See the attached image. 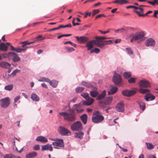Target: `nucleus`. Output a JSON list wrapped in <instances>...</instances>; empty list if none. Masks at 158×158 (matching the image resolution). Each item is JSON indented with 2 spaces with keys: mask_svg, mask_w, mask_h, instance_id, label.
I'll list each match as a JSON object with an SVG mask.
<instances>
[{
  "mask_svg": "<svg viewBox=\"0 0 158 158\" xmlns=\"http://www.w3.org/2000/svg\"><path fill=\"white\" fill-rule=\"evenodd\" d=\"M38 81L40 82H48L49 81V79L48 78H46L44 77H40Z\"/></svg>",
  "mask_w": 158,
  "mask_h": 158,
  "instance_id": "obj_34",
  "label": "nucleus"
},
{
  "mask_svg": "<svg viewBox=\"0 0 158 158\" xmlns=\"http://www.w3.org/2000/svg\"><path fill=\"white\" fill-rule=\"evenodd\" d=\"M37 155V153L36 152H30L26 156V158H33Z\"/></svg>",
  "mask_w": 158,
  "mask_h": 158,
  "instance_id": "obj_25",
  "label": "nucleus"
},
{
  "mask_svg": "<svg viewBox=\"0 0 158 158\" xmlns=\"http://www.w3.org/2000/svg\"><path fill=\"white\" fill-rule=\"evenodd\" d=\"M41 150L42 151L48 150L50 151H52L53 150L52 145L49 144L42 146Z\"/></svg>",
  "mask_w": 158,
  "mask_h": 158,
  "instance_id": "obj_19",
  "label": "nucleus"
},
{
  "mask_svg": "<svg viewBox=\"0 0 158 158\" xmlns=\"http://www.w3.org/2000/svg\"><path fill=\"white\" fill-rule=\"evenodd\" d=\"M35 140L37 141L43 143H45L48 142L47 139L45 137L42 136H38Z\"/></svg>",
  "mask_w": 158,
  "mask_h": 158,
  "instance_id": "obj_21",
  "label": "nucleus"
},
{
  "mask_svg": "<svg viewBox=\"0 0 158 158\" xmlns=\"http://www.w3.org/2000/svg\"><path fill=\"white\" fill-rule=\"evenodd\" d=\"M104 117L101 115V112L96 110L93 112L92 117V122L94 123H101L104 119Z\"/></svg>",
  "mask_w": 158,
  "mask_h": 158,
  "instance_id": "obj_2",
  "label": "nucleus"
},
{
  "mask_svg": "<svg viewBox=\"0 0 158 158\" xmlns=\"http://www.w3.org/2000/svg\"><path fill=\"white\" fill-rule=\"evenodd\" d=\"M99 37V36H96L95 37V39H96V40H95V43L97 42L98 41L99 43H103V41H104L102 39H98V37Z\"/></svg>",
  "mask_w": 158,
  "mask_h": 158,
  "instance_id": "obj_50",
  "label": "nucleus"
},
{
  "mask_svg": "<svg viewBox=\"0 0 158 158\" xmlns=\"http://www.w3.org/2000/svg\"><path fill=\"white\" fill-rule=\"evenodd\" d=\"M35 42V41H32L30 42V43H25V44H22L23 45L22 46V48H23L25 47V46L27 45H29L31 44H32L34 43Z\"/></svg>",
  "mask_w": 158,
  "mask_h": 158,
  "instance_id": "obj_59",
  "label": "nucleus"
},
{
  "mask_svg": "<svg viewBox=\"0 0 158 158\" xmlns=\"http://www.w3.org/2000/svg\"><path fill=\"white\" fill-rule=\"evenodd\" d=\"M155 98V96L150 93H148L144 96V98L147 101L153 100Z\"/></svg>",
  "mask_w": 158,
  "mask_h": 158,
  "instance_id": "obj_18",
  "label": "nucleus"
},
{
  "mask_svg": "<svg viewBox=\"0 0 158 158\" xmlns=\"http://www.w3.org/2000/svg\"><path fill=\"white\" fill-rule=\"evenodd\" d=\"M116 110L119 112H123L124 111V105L122 102H120L116 107Z\"/></svg>",
  "mask_w": 158,
  "mask_h": 158,
  "instance_id": "obj_12",
  "label": "nucleus"
},
{
  "mask_svg": "<svg viewBox=\"0 0 158 158\" xmlns=\"http://www.w3.org/2000/svg\"><path fill=\"white\" fill-rule=\"evenodd\" d=\"M80 117L83 123L86 124L87 120V115L86 114H83Z\"/></svg>",
  "mask_w": 158,
  "mask_h": 158,
  "instance_id": "obj_26",
  "label": "nucleus"
},
{
  "mask_svg": "<svg viewBox=\"0 0 158 158\" xmlns=\"http://www.w3.org/2000/svg\"><path fill=\"white\" fill-rule=\"evenodd\" d=\"M50 85L54 88H56L58 84V81L56 80H50L49 79V81L48 82Z\"/></svg>",
  "mask_w": 158,
  "mask_h": 158,
  "instance_id": "obj_24",
  "label": "nucleus"
},
{
  "mask_svg": "<svg viewBox=\"0 0 158 158\" xmlns=\"http://www.w3.org/2000/svg\"><path fill=\"white\" fill-rule=\"evenodd\" d=\"M95 44H96L98 47L102 48L104 47V44L103 43H99L98 41L94 43Z\"/></svg>",
  "mask_w": 158,
  "mask_h": 158,
  "instance_id": "obj_41",
  "label": "nucleus"
},
{
  "mask_svg": "<svg viewBox=\"0 0 158 158\" xmlns=\"http://www.w3.org/2000/svg\"><path fill=\"white\" fill-rule=\"evenodd\" d=\"M100 49L97 48H95L94 50V52L96 54L99 53L100 52Z\"/></svg>",
  "mask_w": 158,
  "mask_h": 158,
  "instance_id": "obj_63",
  "label": "nucleus"
},
{
  "mask_svg": "<svg viewBox=\"0 0 158 158\" xmlns=\"http://www.w3.org/2000/svg\"><path fill=\"white\" fill-rule=\"evenodd\" d=\"M13 155L11 154H6L4 158H12Z\"/></svg>",
  "mask_w": 158,
  "mask_h": 158,
  "instance_id": "obj_60",
  "label": "nucleus"
},
{
  "mask_svg": "<svg viewBox=\"0 0 158 158\" xmlns=\"http://www.w3.org/2000/svg\"><path fill=\"white\" fill-rule=\"evenodd\" d=\"M112 99L113 97L112 96L106 97L102 101H100L99 103L105 105H109L111 103Z\"/></svg>",
  "mask_w": 158,
  "mask_h": 158,
  "instance_id": "obj_11",
  "label": "nucleus"
},
{
  "mask_svg": "<svg viewBox=\"0 0 158 158\" xmlns=\"http://www.w3.org/2000/svg\"><path fill=\"white\" fill-rule=\"evenodd\" d=\"M146 144L147 148L149 150L152 149L154 148V146L151 143L146 142Z\"/></svg>",
  "mask_w": 158,
  "mask_h": 158,
  "instance_id": "obj_36",
  "label": "nucleus"
},
{
  "mask_svg": "<svg viewBox=\"0 0 158 158\" xmlns=\"http://www.w3.org/2000/svg\"><path fill=\"white\" fill-rule=\"evenodd\" d=\"M86 100L88 101L89 102V105H90L93 103L94 101V99L93 98H90L89 97Z\"/></svg>",
  "mask_w": 158,
  "mask_h": 158,
  "instance_id": "obj_48",
  "label": "nucleus"
},
{
  "mask_svg": "<svg viewBox=\"0 0 158 158\" xmlns=\"http://www.w3.org/2000/svg\"><path fill=\"white\" fill-rule=\"evenodd\" d=\"M98 31L100 32L101 33L103 34H105L110 32V31L109 30H108L106 31H103L101 30H98Z\"/></svg>",
  "mask_w": 158,
  "mask_h": 158,
  "instance_id": "obj_57",
  "label": "nucleus"
},
{
  "mask_svg": "<svg viewBox=\"0 0 158 158\" xmlns=\"http://www.w3.org/2000/svg\"><path fill=\"white\" fill-rule=\"evenodd\" d=\"M136 92V91L134 90H129V97L134 95Z\"/></svg>",
  "mask_w": 158,
  "mask_h": 158,
  "instance_id": "obj_45",
  "label": "nucleus"
},
{
  "mask_svg": "<svg viewBox=\"0 0 158 158\" xmlns=\"http://www.w3.org/2000/svg\"><path fill=\"white\" fill-rule=\"evenodd\" d=\"M76 38L78 41L81 43H85L88 40L87 37L84 36L80 37L77 36L76 37Z\"/></svg>",
  "mask_w": 158,
  "mask_h": 158,
  "instance_id": "obj_20",
  "label": "nucleus"
},
{
  "mask_svg": "<svg viewBox=\"0 0 158 158\" xmlns=\"http://www.w3.org/2000/svg\"><path fill=\"white\" fill-rule=\"evenodd\" d=\"M10 100L9 97H7L0 100V105L1 107L6 108L10 105Z\"/></svg>",
  "mask_w": 158,
  "mask_h": 158,
  "instance_id": "obj_5",
  "label": "nucleus"
},
{
  "mask_svg": "<svg viewBox=\"0 0 158 158\" xmlns=\"http://www.w3.org/2000/svg\"><path fill=\"white\" fill-rule=\"evenodd\" d=\"M11 66V64L6 61H2L0 62V67L6 69H9Z\"/></svg>",
  "mask_w": 158,
  "mask_h": 158,
  "instance_id": "obj_17",
  "label": "nucleus"
},
{
  "mask_svg": "<svg viewBox=\"0 0 158 158\" xmlns=\"http://www.w3.org/2000/svg\"><path fill=\"white\" fill-rule=\"evenodd\" d=\"M84 88L81 87H77L75 89L76 92L77 93H80L83 91L84 90Z\"/></svg>",
  "mask_w": 158,
  "mask_h": 158,
  "instance_id": "obj_37",
  "label": "nucleus"
},
{
  "mask_svg": "<svg viewBox=\"0 0 158 158\" xmlns=\"http://www.w3.org/2000/svg\"><path fill=\"white\" fill-rule=\"evenodd\" d=\"M71 128L73 131H80L83 129L81 123L77 121L71 126Z\"/></svg>",
  "mask_w": 158,
  "mask_h": 158,
  "instance_id": "obj_3",
  "label": "nucleus"
},
{
  "mask_svg": "<svg viewBox=\"0 0 158 158\" xmlns=\"http://www.w3.org/2000/svg\"><path fill=\"white\" fill-rule=\"evenodd\" d=\"M56 141L53 142L52 145L54 146V148L56 149H59V147H63L64 144L63 140L62 139H58L56 140Z\"/></svg>",
  "mask_w": 158,
  "mask_h": 158,
  "instance_id": "obj_8",
  "label": "nucleus"
},
{
  "mask_svg": "<svg viewBox=\"0 0 158 158\" xmlns=\"http://www.w3.org/2000/svg\"><path fill=\"white\" fill-rule=\"evenodd\" d=\"M8 47L4 43H1L0 45V50L4 52L7 51L8 50Z\"/></svg>",
  "mask_w": 158,
  "mask_h": 158,
  "instance_id": "obj_28",
  "label": "nucleus"
},
{
  "mask_svg": "<svg viewBox=\"0 0 158 158\" xmlns=\"http://www.w3.org/2000/svg\"><path fill=\"white\" fill-rule=\"evenodd\" d=\"M81 84L87 88H91V89L94 86H93L91 83L85 81H82Z\"/></svg>",
  "mask_w": 158,
  "mask_h": 158,
  "instance_id": "obj_29",
  "label": "nucleus"
},
{
  "mask_svg": "<svg viewBox=\"0 0 158 158\" xmlns=\"http://www.w3.org/2000/svg\"><path fill=\"white\" fill-rule=\"evenodd\" d=\"M134 8V9H135V10L138 9V7L133 6H128L126 7V8H127V9H129V8Z\"/></svg>",
  "mask_w": 158,
  "mask_h": 158,
  "instance_id": "obj_61",
  "label": "nucleus"
},
{
  "mask_svg": "<svg viewBox=\"0 0 158 158\" xmlns=\"http://www.w3.org/2000/svg\"><path fill=\"white\" fill-rule=\"evenodd\" d=\"M144 36V33L143 32L136 33L132 36L130 41L131 42H132L134 41H135L138 40L143 38Z\"/></svg>",
  "mask_w": 158,
  "mask_h": 158,
  "instance_id": "obj_7",
  "label": "nucleus"
},
{
  "mask_svg": "<svg viewBox=\"0 0 158 158\" xmlns=\"http://www.w3.org/2000/svg\"><path fill=\"white\" fill-rule=\"evenodd\" d=\"M135 78L133 77H131L130 79H128V82L130 83H132L135 82Z\"/></svg>",
  "mask_w": 158,
  "mask_h": 158,
  "instance_id": "obj_52",
  "label": "nucleus"
},
{
  "mask_svg": "<svg viewBox=\"0 0 158 158\" xmlns=\"http://www.w3.org/2000/svg\"><path fill=\"white\" fill-rule=\"evenodd\" d=\"M58 131L59 133L62 136H69L71 134L69 131L63 127L60 126L58 129Z\"/></svg>",
  "mask_w": 158,
  "mask_h": 158,
  "instance_id": "obj_4",
  "label": "nucleus"
},
{
  "mask_svg": "<svg viewBox=\"0 0 158 158\" xmlns=\"http://www.w3.org/2000/svg\"><path fill=\"white\" fill-rule=\"evenodd\" d=\"M31 98L32 100L35 102H38L40 100L38 96L36 94L34 93L31 94Z\"/></svg>",
  "mask_w": 158,
  "mask_h": 158,
  "instance_id": "obj_27",
  "label": "nucleus"
},
{
  "mask_svg": "<svg viewBox=\"0 0 158 158\" xmlns=\"http://www.w3.org/2000/svg\"><path fill=\"white\" fill-rule=\"evenodd\" d=\"M137 103L139 105L140 108L142 110H144L145 108V103L141 101H138L137 102Z\"/></svg>",
  "mask_w": 158,
  "mask_h": 158,
  "instance_id": "obj_31",
  "label": "nucleus"
},
{
  "mask_svg": "<svg viewBox=\"0 0 158 158\" xmlns=\"http://www.w3.org/2000/svg\"><path fill=\"white\" fill-rule=\"evenodd\" d=\"M83 135V133L81 131H79V132L75 133L74 136L75 138H78L81 139L82 138Z\"/></svg>",
  "mask_w": 158,
  "mask_h": 158,
  "instance_id": "obj_30",
  "label": "nucleus"
},
{
  "mask_svg": "<svg viewBox=\"0 0 158 158\" xmlns=\"http://www.w3.org/2000/svg\"><path fill=\"white\" fill-rule=\"evenodd\" d=\"M139 85L140 87H150V85L148 81L144 79L140 80L139 83Z\"/></svg>",
  "mask_w": 158,
  "mask_h": 158,
  "instance_id": "obj_10",
  "label": "nucleus"
},
{
  "mask_svg": "<svg viewBox=\"0 0 158 158\" xmlns=\"http://www.w3.org/2000/svg\"><path fill=\"white\" fill-rule=\"evenodd\" d=\"M13 85L10 84L7 85H6L4 89L6 90L10 91L13 89Z\"/></svg>",
  "mask_w": 158,
  "mask_h": 158,
  "instance_id": "obj_38",
  "label": "nucleus"
},
{
  "mask_svg": "<svg viewBox=\"0 0 158 158\" xmlns=\"http://www.w3.org/2000/svg\"><path fill=\"white\" fill-rule=\"evenodd\" d=\"M139 92L141 93L144 94L147 92H149L150 90L148 89H143L142 88H140L139 89Z\"/></svg>",
  "mask_w": 158,
  "mask_h": 158,
  "instance_id": "obj_35",
  "label": "nucleus"
},
{
  "mask_svg": "<svg viewBox=\"0 0 158 158\" xmlns=\"http://www.w3.org/2000/svg\"><path fill=\"white\" fill-rule=\"evenodd\" d=\"M91 89L92 90L90 92V96L93 98H96L99 94L97 91V88L95 86L92 88Z\"/></svg>",
  "mask_w": 158,
  "mask_h": 158,
  "instance_id": "obj_15",
  "label": "nucleus"
},
{
  "mask_svg": "<svg viewBox=\"0 0 158 158\" xmlns=\"http://www.w3.org/2000/svg\"><path fill=\"white\" fill-rule=\"evenodd\" d=\"M68 43H69V44H70L73 46V47H75V48H76V45L72 42L71 41H66L64 43V44H68Z\"/></svg>",
  "mask_w": 158,
  "mask_h": 158,
  "instance_id": "obj_51",
  "label": "nucleus"
},
{
  "mask_svg": "<svg viewBox=\"0 0 158 158\" xmlns=\"http://www.w3.org/2000/svg\"><path fill=\"white\" fill-rule=\"evenodd\" d=\"M106 95V90H103L102 92L100 94H98L96 98V99L97 101H100L102 100H103Z\"/></svg>",
  "mask_w": 158,
  "mask_h": 158,
  "instance_id": "obj_16",
  "label": "nucleus"
},
{
  "mask_svg": "<svg viewBox=\"0 0 158 158\" xmlns=\"http://www.w3.org/2000/svg\"><path fill=\"white\" fill-rule=\"evenodd\" d=\"M11 53V52H9L7 53H3L1 55L2 56V57L4 58H8L9 60L10 58V53Z\"/></svg>",
  "mask_w": 158,
  "mask_h": 158,
  "instance_id": "obj_39",
  "label": "nucleus"
},
{
  "mask_svg": "<svg viewBox=\"0 0 158 158\" xmlns=\"http://www.w3.org/2000/svg\"><path fill=\"white\" fill-rule=\"evenodd\" d=\"M83 104L84 105L86 106H90V105H89V102H88V101L87 100L86 101H84L83 102Z\"/></svg>",
  "mask_w": 158,
  "mask_h": 158,
  "instance_id": "obj_64",
  "label": "nucleus"
},
{
  "mask_svg": "<svg viewBox=\"0 0 158 158\" xmlns=\"http://www.w3.org/2000/svg\"><path fill=\"white\" fill-rule=\"evenodd\" d=\"M10 50L12 51H15L17 53H19L25 51L26 50V48H22L19 47L15 48L12 45H10Z\"/></svg>",
  "mask_w": 158,
  "mask_h": 158,
  "instance_id": "obj_14",
  "label": "nucleus"
},
{
  "mask_svg": "<svg viewBox=\"0 0 158 158\" xmlns=\"http://www.w3.org/2000/svg\"><path fill=\"white\" fill-rule=\"evenodd\" d=\"M147 158H156V157L154 155H148L147 156Z\"/></svg>",
  "mask_w": 158,
  "mask_h": 158,
  "instance_id": "obj_62",
  "label": "nucleus"
},
{
  "mask_svg": "<svg viewBox=\"0 0 158 158\" xmlns=\"http://www.w3.org/2000/svg\"><path fill=\"white\" fill-rule=\"evenodd\" d=\"M114 3H119L120 5H123L128 3V1L125 0H116L113 2Z\"/></svg>",
  "mask_w": 158,
  "mask_h": 158,
  "instance_id": "obj_32",
  "label": "nucleus"
},
{
  "mask_svg": "<svg viewBox=\"0 0 158 158\" xmlns=\"http://www.w3.org/2000/svg\"><path fill=\"white\" fill-rule=\"evenodd\" d=\"M34 150H38L40 149V146L39 145H36L34 146L33 148Z\"/></svg>",
  "mask_w": 158,
  "mask_h": 158,
  "instance_id": "obj_58",
  "label": "nucleus"
},
{
  "mask_svg": "<svg viewBox=\"0 0 158 158\" xmlns=\"http://www.w3.org/2000/svg\"><path fill=\"white\" fill-rule=\"evenodd\" d=\"M74 106H76L77 108L76 109V110L77 111V113L81 112H82L84 110L83 109H80L78 108L80 106L79 104H75L74 105Z\"/></svg>",
  "mask_w": 158,
  "mask_h": 158,
  "instance_id": "obj_47",
  "label": "nucleus"
},
{
  "mask_svg": "<svg viewBox=\"0 0 158 158\" xmlns=\"http://www.w3.org/2000/svg\"><path fill=\"white\" fill-rule=\"evenodd\" d=\"M10 60H11L14 62H18L20 60V58L18 54L15 52H11L10 53Z\"/></svg>",
  "mask_w": 158,
  "mask_h": 158,
  "instance_id": "obj_9",
  "label": "nucleus"
},
{
  "mask_svg": "<svg viewBox=\"0 0 158 158\" xmlns=\"http://www.w3.org/2000/svg\"><path fill=\"white\" fill-rule=\"evenodd\" d=\"M117 90L118 88L117 87L113 85H111L110 90L108 92V94L109 95L113 94L116 93Z\"/></svg>",
  "mask_w": 158,
  "mask_h": 158,
  "instance_id": "obj_22",
  "label": "nucleus"
},
{
  "mask_svg": "<svg viewBox=\"0 0 158 158\" xmlns=\"http://www.w3.org/2000/svg\"><path fill=\"white\" fill-rule=\"evenodd\" d=\"M122 93L123 95L129 97V90L126 89L123 90L122 91Z\"/></svg>",
  "mask_w": 158,
  "mask_h": 158,
  "instance_id": "obj_44",
  "label": "nucleus"
},
{
  "mask_svg": "<svg viewBox=\"0 0 158 158\" xmlns=\"http://www.w3.org/2000/svg\"><path fill=\"white\" fill-rule=\"evenodd\" d=\"M20 98V96L19 95L17 96L14 99V102L15 103L17 102V101Z\"/></svg>",
  "mask_w": 158,
  "mask_h": 158,
  "instance_id": "obj_56",
  "label": "nucleus"
},
{
  "mask_svg": "<svg viewBox=\"0 0 158 158\" xmlns=\"http://www.w3.org/2000/svg\"><path fill=\"white\" fill-rule=\"evenodd\" d=\"M59 114L60 115L63 116L64 119L69 122H74L76 119V114L73 111L69 113L66 112H60Z\"/></svg>",
  "mask_w": 158,
  "mask_h": 158,
  "instance_id": "obj_1",
  "label": "nucleus"
},
{
  "mask_svg": "<svg viewBox=\"0 0 158 158\" xmlns=\"http://www.w3.org/2000/svg\"><path fill=\"white\" fill-rule=\"evenodd\" d=\"M95 40H93L87 43L86 46L88 50H91L93 48V44H95Z\"/></svg>",
  "mask_w": 158,
  "mask_h": 158,
  "instance_id": "obj_23",
  "label": "nucleus"
},
{
  "mask_svg": "<svg viewBox=\"0 0 158 158\" xmlns=\"http://www.w3.org/2000/svg\"><path fill=\"white\" fill-rule=\"evenodd\" d=\"M155 42L152 39L150 38L148 39L145 43V45L147 47L153 46L154 47Z\"/></svg>",
  "mask_w": 158,
  "mask_h": 158,
  "instance_id": "obj_13",
  "label": "nucleus"
},
{
  "mask_svg": "<svg viewBox=\"0 0 158 158\" xmlns=\"http://www.w3.org/2000/svg\"><path fill=\"white\" fill-rule=\"evenodd\" d=\"M63 27H62V25H60L59 26V27H57L54 28H53L50 29V31H54V30H58V29H60V28H63Z\"/></svg>",
  "mask_w": 158,
  "mask_h": 158,
  "instance_id": "obj_54",
  "label": "nucleus"
},
{
  "mask_svg": "<svg viewBox=\"0 0 158 158\" xmlns=\"http://www.w3.org/2000/svg\"><path fill=\"white\" fill-rule=\"evenodd\" d=\"M72 34H63L61 35H59L57 36V38L58 39H59L61 38L64 37V36H69L71 35Z\"/></svg>",
  "mask_w": 158,
  "mask_h": 158,
  "instance_id": "obj_53",
  "label": "nucleus"
},
{
  "mask_svg": "<svg viewBox=\"0 0 158 158\" xmlns=\"http://www.w3.org/2000/svg\"><path fill=\"white\" fill-rule=\"evenodd\" d=\"M100 10L98 9H96L94 10L92 12L93 16L94 15L98 13Z\"/></svg>",
  "mask_w": 158,
  "mask_h": 158,
  "instance_id": "obj_55",
  "label": "nucleus"
},
{
  "mask_svg": "<svg viewBox=\"0 0 158 158\" xmlns=\"http://www.w3.org/2000/svg\"><path fill=\"white\" fill-rule=\"evenodd\" d=\"M65 49L68 52H70L75 50L73 48L69 47H66Z\"/></svg>",
  "mask_w": 158,
  "mask_h": 158,
  "instance_id": "obj_42",
  "label": "nucleus"
},
{
  "mask_svg": "<svg viewBox=\"0 0 158 158\" xmlns=\"http://www.w3.org/2000/svg\"><path fill=\"white\" fill-rule=\"evenodd\" d=\"M112 80L114 84L117 85H120L121 84L122 80L121 76L118 74L114 73Z\"/></svg>",
  "mask_w": 158,
  "mask_h": 158,
  "instance_id": "obj_6",
  "label": "nucleus"
},
{
  "mask_svg": "<svg viewBox=\"0 0 158 158\" xmlns=\"http://www.w3.org/2000/svg\"><path fill=\"white\" fill-rule=\"evenodd\" d=\"M126 50L128 55H132L133 54V52L131 48L129 47L126 48Z\"/></svg>",
  "mask_w": 158,
  "mask_h": 158,
  "instance_id": "obj_43",
  "label": "nucleus"
},
{
  "mask_svg": "<svg viewBox=\"0 0 158 158\" xmlns=\"http://www.w3.org/2000/svg\"><path fill=\"white\" fill-rule=\"evenodd\" d=\"M20 71V70L18 69H16L15 70L13 71L12 73L9 75L10 77H14L15 76L16 73Z\"/></svg>",
  "mask_w": 158,
  "mask_h": 158,
  "instance_id": "obj_40",
  "label": "nucleus"
},
{
  "mask_svg": "<svg viewBox=\"0 0 158 158\" xmlns=\"http://www.w3.org/2000/svg\"><path fill=\"white\" fill-rule=\"evenodd\" d=\"M126 31V30L123 28H121V29H118L117 30H116L115 31V32L116 33H122L124 31Z\"/></svg>",
  "mask_w": 158,
  "mask_h": 158,
  "instance_id": "obj_46",
  "label": "nucleus"
},
{
  "mask_svg": "<svg viewBox=\"0 0 158 158\" xmlns=\"http://www.w3.org/2000/svg\"><path fill=\"white\" fill-rule=\"evenodd\" d=\"M123 75L125 78L128 79L131 77V73L129 72H125L123 73Z\"/></svg>",
  "mask_w": 158,
  "mask_h": 158,
  "instance_id": "obj_33",
  "label": "nucleus"
},
{
  "mask_svg": "<svg viewBox=\"0 0 158 158\" xmlns=\"http://www.w3.org/2000/svg\"><path fill=\"white\" fill-rule=\"evenodd\" d=\"M81 96L86 99H87L89 97V94L87 93H82L81 94Z\"/></svg>",
  "mask_w": 158,
  "mask_h": 158,
  "instance_id": "obj_49",
  "label": "nucleus"
}]
</instances>
